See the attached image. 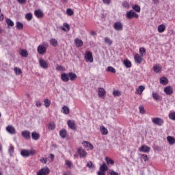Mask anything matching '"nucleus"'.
<instances>
[{
  "instance_id": "nucleus-31",
  "label": "nucleus",
  "mask_w": 175,
  "mask_h": 175,
  "mask_svg": "<svg viewBox=\"0 0 175 175\" xmlns=\"http://www.w3.org/2000/svg\"><path fill=\"white\" fill-rule=\"evenodd\" d=\"M50 43L53 47H57V46H58V41H57L55 38H51L50 40Z\"/></svg>"
},
{
  "instance_id": "nucleus-24",
  "label": "nucleus",
  "mask_w": 175,
  "mask_h": 175,
  "mask_svg": "<svg viewBox=\"0 0 175 175\" xmlns=\"http://www.w3.org/2000/svg\"><path fill=\"white\" fill-rule=\"evenodd\" d=\"M31 137L33 140H39V138L40 137V135L39 133H36V131H33L31 133Z\"/></svg>"
},
{
  "instance_id": "nucleus-46",
  "label": "nucleus",
  "mask_w": 175,
  "mask_h": 175,
  "mask_svg": "<svg viewBox=\"0 0 175 175\" xmlns=\"http://www.w3.org/2000/svg\"><path fill=\"white\" fill-rule=\"evenodd\" d=\"M25 18L27 20V21H31V20H32V14L31 13L26 14Z\"/></svg>"
},
{
  "instance_id": "nucleus-1",
  "label": "nucleus",
  "mask_w": 175,
  "mask_h": 175,
  "mask_svg": "<svg viewBox=\"0 0 175 175\" xmlns=\"http://www.w3.org/2000/svg\"><path fill=\"white\" fill-rule=\"evenodd\" d=\"M109 170V167L106 165V163H103L100 166V170L98 172L97 174L98 175H106V172Z\"/></svg>"
},
{
  "instance_id": "nucleus-10",
  "label": "nucleus",
  "mask_w": 175,
  "mask_h": 175,
  "mask_svg": "<svg viewBox=\"0 0 175 175\" xmlns=\"http://www.w3.org/2000/svg\"><path fill=\"white\" fill-rule=\"evenodd\" d=\"M68 126L70 127V129L75 131L76 129V123H75L74 120H68L67 122Z\"/></svg>"
},
{
  "instance_id": "nucleus-42",
  "label": "nucleus",
  "mask_w": 175,
  "mask_h": 175,
  "mask_svg": "<svg viewBox=\"0 0 175 175\" xmlns=\"http://www.w3.org/2000/svg\"><path fill=\"white\" fill-rule=\"evenodd\" d=\"M139 54L142 57L146 55V49L144 47L139 48Z\"/></svg>"
},
{
  "instance_id": "nucleus-16",
  "label": "nucleus",
  "mask_w": 175,
  "mask_h": 175,
  "mask_svg": "<svg viewBox=\"0 0 175 175\" xmlns=\"http://www.w3.org/2000/svg\"><path fill=\"white\" fill-rule=\"evenodd\" d=\"M152 96L154 100H162V97L157 92H152Z\"/></svg>"
},
{
  "instance_id": "nucleus-28",
  "label": "nucleus",
  "mask_w": 175,
  "mask_h": 175,
  "mask_svg": "<svg viewBox=\"0 0 175 175\" xmlns=\"http://www.w3.org/2000/svg\"><path fill=\"white\" fill-rule=\"evenodd\" d=\"M153 70L154 73H159L162 70V68L159 65H154L153 66Z\"/></svg>"
},
{
  "instance_id": "nucleus-2",
  "label": "nucleus",
  "mask_w": 175,
  "mask_h": 175,
  "mask_svg": "<svg viewBox=\"0 0 175 175\" xmlns=\"http://www.w3.org/2000/svg\"><path fill=\"white\" fill-rule=\"evenodd\" d=\"M126 17L129 20H132L133 17H135V18H139V14H136V12L131 10L130 11L126 12Z\"/></svg>"
},
{
  "instance_id": "nucleus-6",
  "label": "nucleus",
  "mask_w": 175,
  "mask_h": 175,
  "mask_svg": "<svg viewBox=\"0 0 175 175\" xmlns=\"http://www.w3.org/2000/svg\"><path fill=\"white\" fill-rule=\"evenodd\" d=\"M40 66L42 68V69H48L49 68V63H47V61L40 59L39 60Z\"/></svg>"
},
{
  "instance_id": "nucleus-47",
  "label": "nucleus",
  "mask_w": 175,
  "mask_h": 175,
  "mask_svg": "<svg viewBox=\"0 0 175 175\" xmlns=\"http://www.w3.org/2000/svg\"><path fill=\"white\" fill-rule=\"evenodd\" d=\"M139 109L141 114H146V110L144 109V107L143 105H139Z\"/></svg>"
},
{
  "instance_id": "nucleus-11",
  "label": "nucleus",
  "mask_w": 175,
  "mask_h": 175,
  "mask_svg": "<svg viewBox=\"0 0 175 175\" xmlns=\"http://www.w3.org/2000/svg\"><path fill=\"white\" fill-rule=\"evenodd\" d=\"M85 58H87L89 62H94V57H92V53H91V51L86 52Z\"/></svg>"
},
{
  "instance_id": "nucleus-58",
  "label": "nucleus",
  "mask_w": 175,
  "mask_h": 175,
  "mask_svg": "<svg viewBox=\"0 0 175 175\" xmlns=\"http://www.w3.org/2000/svg\"><path fill=\"white\" fill-rule=\"evenodd\" d=\"M35 150H33V149H31V150H29V157L30 156V155H35Z\"/></svg>"
},
{
  "instance_id": "nucleus-45",
  "label": "nucleus",
  "mask_w": 175,
  "mask_h": 175,
  "mask_svg": "<svg viewBox=\"0 0 175 175\" xmlns=\"http://www.w3.org/2000/svg\"><path fill=\"white\" fill-rule=\"evenodd\" d=\"M49 129H51V131H54L55 129V124L54 123H49L48 125Z\"/></svg>"
},
{
  "instance_id": "nucleus-44",
  "label": "nucleus",
  "mask_w": 175,
  "mask_h": 175,
  "mask_svg": "<svg viewBox=\"0 0 175 175\" xmlns=\"http://www.w3.org/2000/svg\"><path fill=\"white\" fill-rule=\"evenodd\" d=\"M14 70L16 75H21V73H23V71L21 70V69H20V68H18V67H15Z\"/></svg>"
},
{
  "instance_id": "nucleus-20",
  "label": "nucleus",
  "mask_w": 175,
  "mask_h": 175,
  "mask_svg": "<svg viewBox=\"0 0 175 175\" xmlns=\"http://www.w3.org/2000/svg\"><path fill=\"white\" fill-rule=\"evenodd\" d=\"M78 152L81 158H85L87 157V152L83 148H79Z\"/></svg>"
},
{
  "instance_id": "nucleus-39",
  "label": "nucleus",
  "mask_w": 175,
  "mask_h": 175,
  "mask_svg": "<svg viewBox=\"0 0 175 175\" xmlns=\"http://www.w3.org/2000/svg\"><path fill=\"white\" fill-rule=\"evenodd\" d=\"M105 161L107 162V165H113L114 163V160L109 157H105Z\"/></svg>"
},
{
  "instance_id": "nucleus-62",
  "label": "nucleus",
  "mask_w": 175,
  "mask_h": 175,
  "mask_svg": "<svg viewBox=\"0 0 175 175\" xmlns=\"http://www.w3.org/2000/svg\"><path fill=\"white\" fill-rule=\"evenodd\" d=\"M64 26L68 29V31H69V29H70V27L69 26V24L64 23Z\"/></svg>"
},
{
  "instance_id": "nucleus-30",
  "label": "nucleus",
  "mask_w": 175,
  "mask_h": 175,
  "mask_svg": "<svg viewBox=\"0 0 175 175\" xmlns=\"http://www.w3.org/2000/svg\"><path fill=\"white\" fill-rule=\"evenodd\" d=\"M132 8H133V10H134L135 12H137V13H140V10H141L140 6L136 4H133Z\"/></svg>"
},
{
  "instance_id": "nucleus-17",
  "label": "nucleus",
  "mask_w": 175,
  "mask_h": 175,
  "mask_svg": "<svg viewBox=\"0 0 175 175\" xmlns=\"http://www.w3.org/2000/svg\"><path fill=\"white\" fill-rule=\"evenodd\" d=\"M82 144H83L85 148H88L89 147L90 150H94V145H92V144L90 143L88 141H83Z\"/></svg>"
},
{
  "instance_id": "nucleus-36",
  "label": "nucleus",
  "mask_w": 175,
  "mask_h": 175,
  "mask_svg": "<svg viewBox=\"0 0 175 175\" xmlns=\"http://www.w3.org/2000/svg\"><path fill=\"white\" fill-rule=\"evenodd\" d=\"M165 27L164 25H160L158 27V31L160 33H162V32H165Z\"/></svg>"
},
{
  "instance_id": "nucleus-53",
  "label": "nucleus",
  "mask_w": 175,
  "mask_h": 175,
  "mask_svg": "<svg viewBox=\"0 0 175 175\" xmlns=\"http://www.w3.org/2000/svg\"><path fill=\"white\" fill-rule=\"evenodd\" d=\"M142 159H144V161L146 162V161H148V157H147V154H144L141 155Z\"/></svg>"
},
{
  "instance_id": "nucleus-9",
  "label": "nucleus",
  "mask_w": 175,
  "mask_h": 175,
  "mask_svg": "<svg viewBox=\"0 0 175 175\" xmlns=\"http://www.w3.org/2000/svg\"><path fill=\"white\" fill-rule=\"evenodd\" d=\"M6 131L10 133V135H15L16 134V129H14V126L12 125H8L6 127Z\"/></svg>"
},
{
  "instance_id": "nucleus-25",
  "label": "nucleus",
  "mask_w": 175,
  "mask_h": 175,
  "mask_svg": "<svg viewBox=\"0 0 175 175\" xmlns=\"http://www.w3.org/2000/svg\"><path fill=\"white\" fill-rule=\"evenodd\" d=\"M167 140L170 146H173V144H175V139L174 137L172 136L167 137Z\"/></svg>"
},
{
  "instance_id": "nucleus-7",
  "label": "nucleus",
  "mask_w": 175,
  "mask_h": 175,
  "mask_svg": "<svg viewBox=\"0 0 175 175\" xmlns=\"http://www.w3.org/2000/svg\"><path fill=\"white\" fill-rule=\"evenodd\" d=\"M98 98H103L104 96H106V90H105V88H98Z\"/></svg>"
},
{
  "instance_id": "nucleus-23",
  "label": "nucleus",
  "mask_w": 175,
  "mask_h": 175,
  "mask_svg": "<svg viewBox=\"0 0 175 175\" xmlns=\"http://www.w3.org/2000/svg\"><path fill=\"white\" fill-rule=\"evenodd\" d=\"M75 44L76 45L77 47H81L84 43L83 42V40L79 38H76L75 40Z\"/></svg>"
},
{
  "instance_id": "nucleus-12",
  "label": "nucleus",
  "mask_w": 175,
  "mask_h": 175,
  "mask_svg": "<svg viewBox=\"0 0 175 175\" xmlns=\"http://www.w3.org/2000/svg\"><path fill=\"white\" fill-rule=\"evenodd\" d=\"M37 50L38 54L43 55L44 53H46V46L44 45H39Z\"/></svg>"
},
{
  "instance_id": "nucleus-48",
  "label": "nucleus",
  "mask_w": 175,
  "mask_h": 175,
  "mask_svg": "<svg viewBox=\"0 0 175 175\" xmlns=\"http://www.w3.org/2000/svg\"><path fill=\"white\" fill-rule=\"evenodd\" d=\"M105 43H107V44H109V46H111V44H113V41L107 37H106L105 38Z\"/></svg>"
},
{
  "instance_id": "nucleus-41",
  "label": "nucleus",
  "mask_w": 175,
  "mask_h": 175,
  "mask_svg": "<svg viewBox=\"0 0 175 175\" xmlns=\"http://www.w3.org/2000/svg\"><path fill=\"white\" fill-rule=\"evenodd\" d=\"M44 103L45 107H49L50 106V105H51V101H50V100H49V98H45L44 100Z\"/></svg>"
},
{
  "instance_id": "nucleus-3",
  "label": "nucleus",
  "mask_w": 175,
  "mask_h": 175,
  "mask_svg": "<svg viewBox=\"0 0 175 175\" xmlns=\"http://www.w3.org/2000/svg\"><path fill=\"white\" fill-rule=\"evenodd\" d=\"M113 29L115 31H121L122 29H124V24L121 21L116 22L113 24Z\"/></svg>"
},
{
  "instance_id": "nucleus-5",
  "label": "nucleus",
  "mask_w": 175,
  "mask_h": 175,
  "mask_svg": "<svg viewBox=\"0 0 175 175\" xmlns=\"http://www.w3.org/2000/svg\"><path fill=\"white\" fill-rule=\"evenodd\" d=\"M49 173H50V169L49 167H45L38 170L37 175H47Z\"/></svg>"
},
{
  "instance_id": "nucleus-18",
  "label": "nucleus",
  "mask_w": 175,
  "mask_h": 175,
  "mask_svg": "<svg viewBox=\"0 0 175 175\" xmlns=\"http://www.w3.org/2000/svg\"><path fill=\"white\" fill-rule=\"evenodd\" d=\"M34 14L38 18H42L44 16L43 12H42L40 10H36L34 12Z\"/></svg>"
},
{
  "instance_id": "nucleus-37",
  "label": "nucleus",
  "mask_w": 175,
  "mask_h": 175,
  "mask_svg": "<svg viewBox=\"0 0 175 175\" xmlns=\"http://www.w3.org/2000/svg\"><path fill=\"white\" fill-rule=\"evenodd\" d=\"M146 88H144V86L143 85H140L138 89L137 90V92L138 94V95H141V94L143 93V91H144Z\"/></svg>"
},
{
  "instance_id": "nucleus-35",
  "label": "nucleus",
  "mask_w": 175,
  "mask_h": 175,
  "mask_svg": "<svg viewBox=\"0 0 175 175\" xmlns=\"http://www.w3.org/2000/svg\"><path fill=\"white\" fill-rule=\"evenodd\" d=\"M20 54L22 57H24L25 58H27V57H28V51H27V50L25 49H22Z\"/></svg>"
},
{
  "instance_id": "nucleus-57",
  "label": "nucleus",
  "mask_w": 175,
  "mask_h": 175,
  "mask_svg": "<svg viewBox=\"0 0 175 175\" xmlns=\"http://www.w3.org/2000/svg\"><path fill=\"white\" fill-rule=\"evenodd\" d=\"M40 161L42 163H45V164L47 163V158L43 157V158L40 159Z\"/></svg>"
},
{
  "instance_id": "nucleus-14",
  "label": "nucleus",
  "mask_w": 175,
  "mask_h": 175,
  "mask_svg": "<svg viewBox=\"0 0 175 175\" xmlns=\"http://www.w3.org/2000/svg\"><path fill=\"white\" fill-rule=\"evenodd\" d=\"M22 136L25 137V139L29 140V139H31V132L29 131H24L22 132Z\"/></svg>"
},
{
  "instance_id": "nucleus-49",
  "label": "nucleus",
  "mask_w": 175,
  "mask_h": 175,
  "mask_svg": "<svg viewBox=\"0 0 175 175\" xmlns=\"http://www.w3.org/2000/svg\"><path fill=\"white\" fill-rule=\"evenodd\" d=\"M66 13H67L68 16H73V14H75V12L70 8H68L66 10Z\"/></svg>"
},
{
  "instance_id": "nucleus-52",
  "label": "nucleus",
  "mask_w": 175,
  "mask_h": 175,
  "mask_svg": "<svg viewBox=\"0 0 175 175\" xmlns=\"http://www.w3.org/2000/svg\"><path fill=\"white\" fill-rule=\"evenodd\" d=\"M113 95L114 96H121V92H120V91L114 90L113 92Z\"/></svg>"
},
{
  "instance_id": "nucleus-33",
  "label": "nucleus",
  "mask_w": 175,
  "mask_h": 175,
  "mask_svg": "<svg viewBox=\"0 0 175 175\" xmlns=\"http://www.w3.org/2000/svg\"><path fill=\"white\" fill-rule=\"evenodd\" d=\"M62 110L64 114H69L70 113L69 108L66 105L63 106Z\"/></svg>"
},
{
  "instance_id": "nucleus-15",
  "label": "nucleus",
  "mask_w": 175,
  "mask_h": 175,
  "mask_svg": "<svg viewBox=\"0 0 175 175\" xmlns=\"http://www.w3.org/2000/svg\"><path fill=\"white\" fill-rule=\"evenodd\" d=\"M164 92L166 93L167 95H172L173 94V88L167 86L164 88Z\"/></svg>"
},
{
  "instance_id": "nucleus-60",
  "label": "nucleus",
  "mask_w": 175,
  "mask_h": 175,
  "mask_svg": "<svg viewBox=\"0 0 175 175\" xmlns=\"http://www.w3.org/2000/svg\"><path fill=\"white\" fill-rule=\"evenodd\" d=\"M56 70H64V67L62 66H57L56 67Z\"/></svg>"
},
{
  "instance_id": "nucleus-51",
  "label": "nucleus",
  "mask_w": 175,
  "mask_h": 175,
  "mask_svg": "<svg viewBox=\"0 0 175 175\" xmlns=\"http://www.w3.org/2000/svg\"><path fill=\"white\" fill-rule=\"evenodd\" d=\"M8 152L10 155H12L14 152V147L11 146L10 148L8 149Z\"/></svg>"
},
{
  "instance_id": "nucleus-50",
  "label": "nucleus",
  "mask_w": 175,
  "mask_h": 175,
  "mask_svg": "<svg viewBox=\"0 0 175 175\" xmlns=\"http://www.w3.org/2000/svg\"><path fill=\"white\" fill-rule=\"evenodd\" d=\"M169 118L172 120V121H175V112H172L169 114Z\"/></svg>"
},
{
  "instance_id": "nucleus-43",
  "label": "nucleus",
  "mask_w": 175,
  "mask_h": 175,
  "mask_svg": "<svg viewBox=\"0 0 175 175\" xmlns=\"http://www.w3.org/2000/svg\"><path fill=\"white\" fill-rule=\"evenodd\" d=\"M86 167H89V169H94L95 167V165H94V163L92 161L87 162Z\"/></svg>"
},
{
  "instance_id": "nucleus-19",
  "label": "nucleus",
  "mask_w": 175,
  "mask_h": 175,
  "mask_svg": "<svg viewBox=\"0 0 175 175\" xmlns=\"http://www.w3.org/2000/svg\"><path fill=\"white\" fill-rule=\"evenodd\" d=\"M21 155L24 158H28L29 157V150L23 149L21 151Z\"/></svg>"
},
{
  "instance_id": "nucleus-56",
  "label": "nucleus",
  "mask_w": 175,
  "mask_h": 175,
  "mask_svg": "<svg viewBox=\"0 0 175 175\" xmlns=\"http://www.w3.org/2000/svg\"><path fill=\"white\" fill-rule=\"evenodd\" d=\"M109 174L110 175H118V172H116L113 170H109Z\"/></svg>"
},
{
  "instance_id": "nucleus-54",
  "label": "nucleus",
  "mask_w": 175,
  "mask_h": 175,
  "mask_svg": "<svg viewBox=\"0 0 175 175\" xmlns=\"http://www.w3.org/2000/svg\"><path fill=\"white\" fill-rule=\"evenodd\" d=\"M66 166H68V167H69V169H70V167H72V161H67L66 162Z\"/></svg>"
},
{
  "instance_id": "nucleus-34",
  "label": "nucleus",
  "mask_w": 175,
  "mask_h": 175,
  "mask_svg": "<svg viewBox=\"0 0 175 175\" xmlns=\"http://www.w3.org/2000/svg\"><path fill=\"white\" fill-rule=\"evenodd\" d=\"M67 132L66 130L63 129L59 132V136H61V137H62V139H65V137H66V135H67Z\"/></svg>"
},
{
  "instance_id": "nucleus-61",
  "label": "nucleus",
  "mask_w": 175,
  "mask_h": 175,
  "mask_svg": "<svg viewBox=\"0 0 175 175\" xmlns=\"http://www.w3.org/2000/svg\"><path fill=\"white\" fill-rule=\"evenodd\" d=\"M103 3L105 5H110V0H103Z\"/></svg>"
},
{
  "instance_id": "nucleus-32",
  "label": "nucleus",
  "mask_w": 175,
  "mask_h": 175,
  "mask_svg": "<svg viewBox=\"0 0 175 175\" xmlns=\"http://www.w3.org/2000/svg\"><path fill=\"white\" fill-rule=\"evenodd\" d=\"M5 23L8 27H14V23L10 18H7Z\"/></svg>"
},
{
  "instance_id": "nucleus-21",
  "label": "nucleus",
  "mask_w": 175,
  "mask_h": 175,
  "mask_svg": "<svg viewBox=\"0 0 175 175\" xmlns=\"http://www.w3.org/2000/svg\"><path fill=\"white\" fill-rule=\"evenodd\" d=\"M68 77L71 81H75V80L77 79V75L75 72H70L68 73Z\"/></svg>"
},
{
  "instance_id": "nucleus-59",
  "label": "nucleus",
  "mask_w": 175,
  "mask_h": 175,
  "mask_svg": "<svg viewBox=\"0 0 175 175\" xmlns=\"http://www.w3.org/2000/svg\"><path fill=\"white\" fill-rule=\"evenodd\" d=\"M17 1L18 3H20V5H24V3H27V0H17Z\"/></svg>"
},
{
  "instance_id": "nucleus-29",
  "label": "nucleus",
  "mask_w": 175,
  "mask_h": 175,
  "mask_svg": "<svg viewBox=\"0 0 175 175\" xmlns=\"http://www.w3.org/2000/svg\"><path fill=\"white\" fill-rule=\"evenodd\" d=\"M16 27L17 29H24V24L20 21H16Z\"/></svg>"
},
{
  "instance_id": "nucleus-4",
  "label": "nucleus",
  "mask_w": 175,
  "mask_h": 175,
  "mask_svg": "<svg viewBox=\"0 0 175 175\" xmlns=\"http://www.w3.org/2000/svg\"><path fill=\"white\" fill-rule=\"evenodd\" d=\"M152 122L153 124H155V125H158V126H162L164 122L163 119L161 118H153Z\"/></svg>"
},
{
  "instance_id": "nucleus-22",
  "label": "nucleus",
  "mask_w": 175,
  "mask_h": 175,
  "mask_svg": "<svg viewBox=\"0 0 175 175\" xmlns=\"http://www.w3.org/2000/svg\"><path fill=\"white\" fill-rule=\"evenodd\" d=\"M139 151L142 152H150V147L146 145L142 146L139 148Z\"/></svg>"
},
{
  "instance_id": "nucleus-8",
  "label": "nucleus",
  "mask_w": 175,
  "mask_h": 175,
  "mask_svg": "<svg viewBox=\"0 0 175 175\" xmlns=\"http://www.w3.org/2000/svg\"><path fill=\"white\" fill-rule=\"evenodd\" d=\"M134 59L136 64H142V62H143V56L140 55L139 53H136L134 56Z\"/></svg>"
},
{
  "instance_id": "nucleus-27",
  "label": "nucleus",
  "mask_w": 175,
  "mask_h": 175,
  "mask_svg": "<svg viewBox=\"0 0 175 175\" xmlns=\"http://www.w3.org/2000/svg\"><path fill=\"white\" fill-rule=\"evenodd\" d=\"M168 81H169L167 80V78H166L165 77H162L160 79V83L162 84L163 85H167Z\"/></svg>"
},
{
  "instance_id": "nucleus-38",
  "label": "nucleus",
  "mask_w": 175,
  "mask_h": 175,
  "mask_svg": "<svg viewBox=\"0 0 175 175\" xmlns=\"http://www.w3.org/2000/svg\"><path fill=\"white\" fill-rule=\"evenodd\" d=\"M100 132H101L102 135H107V133H109V131H107V129H106V127H105V126H102Z\"/></svg>"
},
{
  "instance_id": "nucleus-63",
  "label": "nucleus",
  "mask_w": 175,
  "mask_h": 175,
  "mask_svg": "<svg viewBox=\"0 0 175 175\" xmlns=\"http://www.w3.org/2000/svg\"><path fill=\"white\" fill-rule=\"evenodd\" d=\"M153 5H158L159 0H152Z\"/></svg>"
},
{
  "instance_id": "nucleus-64",
  "label": "nucleus",
  "mask_w": 175,
  "mask_h": 175,
  "mask_svg": "<svg viewBox=\"0 0 175 175\" xmlns=\"http://www.w3.org/2000/svg\"><path fill=\"white\" fill-rule=\"evenodd\" d=\"M36 105L37 106V107H40V106H42V103L37 101L36 103Z\"/></svg>"
},
{
  "instance_id": "nucleus-13",
  "label": "nucleus",
  "mask_w": 175,
  "mask_h": 175,
  "mask_svg": "<svg viewBox=\"0 0 175 175\" xmlns=\"http://www.w3.org/2000/svg\"><path fill=\"white\" fill-rule=\"evenodd\" d=\"M61 79L64 83H68V81H69V74L65 72L62 73L61 75Z\"/></svg>"
},
{
  "instance_id": "nucleus-40",
  "label": "nucleus",
  "mask_w": 175,
  "mask_h": 175,
  "mask_svg": "<svg viewBox=\"0 0 175 175\" xmlns=\"http://www.w3.org/2000/svg\"><path fill=\"white\" fill-rule=\"evenodd\" d=\"M107 72H111V73H116V68L113 66H108L106 70Z\"/></svg>"
},
{
  "instance_id": "nucleus-55",
  "label": "nucleus",
  "mask_w": 175,
  "mask_h": 175,
  "mask_svg": "<svg viewBox=\"0 0 175 175\" xmlns=\"http://www.w3.org/2000/svg\"><path fill=\"white\" fill-rule=\"evenodd\" d=\"M122 6H123V8H126L127 9H129V3H128V2H126V1H124L122 3Z\"/></svg>"
},
{
  "instance_id": "nucleus-26",
  "label": "nucleus",
  "mask_w": 175,
  "mask_h": 175,
  "mask_svg": "<svg viewBox=\"0 0 175 175\" xmlns=\"http://www.w3.org/2000/svg\"><path fill=\"white\" fill-rule=\"evenodd\" d=\"M123 64L126 68H132V62H131L128 59H124Z\"/></svg>"
}]
</instances>
